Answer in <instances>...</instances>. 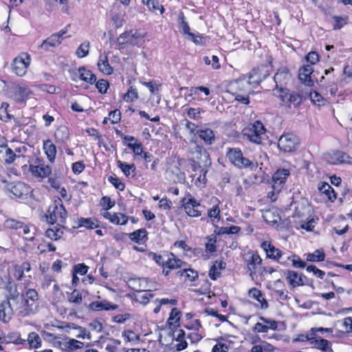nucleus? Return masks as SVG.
Masks as SVG:
<instances>
[{"instance_id": "nucleus-1", "label": "nucleus", "mask_w": 352, "mask_h": 352, "mask_svg": "<svg viewBox=\"0 0 352 352\" xmlns=\"http://www.w3.org/2000/svg\"><path fill=\"white\" fill-rule=\"evenodd\" d=\"M38 300V294L34 289L25 292L16 283L8 282L6 287V300L0 303V320L9 322L15 312L20 317L34 313Z\"/></svg>"}, {"instance_id": "nucleus-2", "label": "nucleus", "mask_w": 352, "mask_h": 352, "mask_svg": "<svg viewBox=\"0 0 352 352\" xmlns=\"http://www.w3.org/2000/svg\"><path fill=\"white\" fill-rule=\"evenodd\" d=\"M149 256L162 269V273L164 276H168L174 270H179L187 265V262L179 258L172 252L166 251L163 254L151 252Z\"/></svg>"}, {"instance_id": "nucleus-3", "label": "nucleus", "mask_w": 352, "mask_h": 352, "mask_svg": "<svg viewBox=\"0 0 352 352\" xmlns=\"http://www.w3.org/2000/svg\"><path fill=\"white\" fill-rule=\"evenodd\" d=\"M1 181L4 184L3 187V191L10 198L28 200L32 197L33 189L25 182L19 180L9 182L6 179H2Z\"/></svg>"}, {"instance_id": "nucleus-4", "label": "nucleus", "mask_w": 352, "mask_h": 352, "mask_svg": "<svg viewBox=\"0 0 352 352\" xmlns=\"http://www.w3.org/2000/svg\"><path fill=\"white\" fill-rule=\"evenodd\" d=\"M67 217L68 212L61 198L55 196L45 214V221L50 225H54L56 223L65 224Z\"/></svg>"}, {"instance_id": "nucleus-5", "label": "nucleus", "mask_w": 352, "mask_h": 352, "mask_svg": "<svg viewBox=\"0 0 352 352\" xmlns=\"http://www.w3.org/2000/svg\"><path fill=\"white\" fill-rule=\"evenodd\" d=\"M226 157L231 164L239 169L252 170L258 167V163L244 157L241 149L239 147L228 148Z\"/></svg>"}, {"instance_id": "nucleus-6", "label": "nucleus", "mask_w": 352, "mask_h": 352, "mask_svg": "<svg viewBox=\"0 0 352 352\" xmlns=\"http://www.w3.org/2000/svg\"><path fill=\"white\" fill-rule=\"evenodd\" d=\"M266 129L261 121L249 123L241 131L243 137L253 144H261L264 140Z\"/></svg>"}, {"instance_id": "nucleus-7", "label": "nucleus", "mask_w": 352, "mask_h": 352, "mask_svg": "<svg viewBox=\"0 0 352 352\" xmlns=\"http://www.w3.org/2000/svg\"><path fill=\"white\" fill-rule=\"evenodd\" d=\"M180 205L186 214L191 218L200 217L204 212V206L189 192H186L184 197L182 198Z\"/></svg>"}, {"instance_id": "nucleus-8", "label": "nucleus", "mask_w": 352, "mask_h": 352, "mask_svg": "<svg viewBox=\"0 0 352 352\" xmlns=\"http://www.w3.org/2000/svg\"><path fill=\"white\" fill-rule=\"evenodd\" d=\"M10 98L16 104H25L28 100L34 96L30 86L23 81L14 82L10 87Z\"/></svg>"}, {"instance_id": "nucleus-9", "label": "nucleus", "mask_w": 352, "mask_h": 352, "mask_svg": "<svg viewBox=\"0 0 352 352\" xmlns=\"http://www.w3.org/2000/svg\"><path fill=\"white\" fill-rule=\"evenodd\" d=\"M290 172L286 168H278L272 177V190L267 192V197L275 201L278 194L285 185Z\"/></svg>"}, {"instance_id": "nucleus-10", "label": "nucleus", "mask_w": 352, "mask_h": 352, "mask_svg": "<svg viewBox=\"0 0 352 352\" xmlns=\"http://www.w3.org/2000/svg\"><path fill=\"white\" fill-rule=\"evenodd\" d=\"M244 269L252 279L257 277L259 270L263 265V258L257 251L249 250L243 256Z\"/></svg>"}, {"instance_id": "nucleus-11", "label": "nucleus", "mask_w": 352, "mask_h": 352, "mask_svg": "<svg viewBox=\"0 0 352 352\" xmlns=\"http://www.w3.org/2000/svg\"><path fill=\"white\" fill-rule=\"evenodd\" d=\"M260 247L265 252L266 259H270L283 266H288L287 261H284L287 253L275 247L272 241L265 240L261 242Z\"/></svg>"}, {"instance_id": "nucleus-12", "label": "nucleus", "mask_w": 352, "mask_h": 352, "mask_svg": "<svg viewBox=\"0 0 352 352\" xmlns=\"http://www.w3.org/2000/svg\"><path fill=\"white\" fill-rule=\"evenodd\" d=\"M31 62L30 55L28 52H22L12 60L10 65L11 71L16 76L23 77L26 75Z\"/></svg>"}, {"instance_id": "nucleus-13", "label": "nucleus", "mask_w": 352, "mask_h": 352, "mask_svg": "<svg viewBox=\"0 0 352 352\" xmlns=\"http://www.w3.org/2000/svg\"><path fill=\"white\" fill-rule=\"evenodd\" d=\"M270 67H272V57L269 60V65L262 64L254 67L249 73V84L254 87L259 85L262 81L270 76Z\"/></svg>"}, {"instance_id": "nucleus-14", "label": "nucleus", "mask_w": 352, "mask_h": 352, "mask_svg": "<svg viewBox=\"0 0 352 352\" xmlns=\"http://www.w3.org/2000/svg\"><path fill=\"white\" fill-rule=\"evenodd\" d=\"M300 144L299 138L292 133H283L278 141V148L285 153H292L297 150Z\"/></svg>"}, {"instance_id": "nucleus-15", "label": "nucleus", "mask_w": 352, "mask_h": 352, "mask_svg": "<svg viewBox=\"0 0 352 352\" xmlns=\"http://www.w3.org/2000/svg\"><path fill=\"white\" fill-rule=\"evenodd\" d=\"M29 170L33 177L42 181L52 173V167L43 160L36 159L34 164H30Z\"/></svg>"}, {"instance_id": "nucleus-16", "label": "nucleus", "mask_w": 352, "mask_h": 352, "mask_svg": "<svg viewBox=\"0 0 352 352\" xmlns=\"http://www.w3.org/2000/svg\"><path fill=\"white\" fill-rule=\"evenodd\" d=\"M176 275L185 283H189L190 286L197 285L196 282L199 279V272L192 268L188 263H187L186 266L182 267L177 271Z\"/></svg>"}, {"instance_id": "nucleus-17", "label": "nucleus", "mask_w": 352, "mask_h": 352, "mask_svg": "<svg viewBox=\"0 0 352 352\" xmlns=\"http://www.w3.org/2000/svg\"><path fill=\"white\" fill-rule=\"evenodd\" d=\"M275 87H286L292 80V75L287 66H280L274 76Z\"/></svg>"}, {"instance_id": "nucleus-18", "label": "nucleus", "mask_w": 352, "mask_h": 352, "mask_svg": "<svg viewBox=\"0 0 352 352\" xmlns=\"http://www.w3.org/2000/svg\"><path fill=\"white\" fill-rule=\"evenodd\" d=\"M138 38V36L135 35V33H133L132 30L125 31L117 38L115 41V48L122 50L129 45H134Z\"/></svg>"}, {"instance_id": "nucleus-19", "label": "nucleus", "mask_w": 352, "mask_h": 352, "mask_svg": "<svg viewBox=\"0 0 352 352\" xmlns=\"http://www.w3.org/2000/svg\"><path fill=\"white\" fill-rule=\"evenodd\" d=\"M173 337V349L175 351H182L188 347L187 335L182 329L170 331Z\"/></svg>"}, {"instance_id": "nucleus-20", "label": "nucleus", "mask_w": 352, "mask_h": 352, "mask_svg": "<svg viewBox=\"0 0 352 352\" xmlns=\"http://www.w3.org/2000/svg\"><path fill=\"white\" fill-rule=\"evenodd\" d=\"M227 267L226 262L223 257L211 262L208 269V277L212 280H217L222 277V271Z\"/></svg>"}, {"instance_id": "nucleus-21", "label": "nucleus", "mask_w": 352, "mask_h": 352, "mask_svg": "<svg viewBox=\"0 0 352 352\" xmlns=\"http://www.w3.org/2000/svg\"><path fill=\"white\" fill-rule=\"evenodd\" d=\"M221 201L215 196H212L209 200L210 207L207 210V216L212 223H218L221 219Z\"/></svg>"}, {"instance_id": "nucleus-22", "label": "nucleus", "mask_w": 352, "mask_h": 352, "mask_svg": "<svg viewBox=\"0 0 352 352\" xmlns=\"http://www.w3.org/2000/svg\"><path fill=\"white\" fill-rule=\"evenodd\" d=\"M327 162L333 165H339L342 164H350L352 162V157L346 153L336 150L329 153L326 156Z\"/></svg>"}, {"instance_id": "nucleus-23", "label": "nucleus", "mask_w": 352, "mask_h": 352, "mask_svg": "<svg viewBox=\"0 0 352 352\" xmlns=\"http://www.w3.org/2000/svg\"><path fill=\"white\" fill-rule=\"evenodd\" d=\"M259 320L263 322H256L253 328L252 331L255 333H267L268 331L273 330L276 331L278 329V322L275 320L270 319L261 316Z\"/></svg>"}, {"instance_id": "nucleus-24", "label": "nucleus", "mask_w": 352, "mask_h": 352, "mask_svg": "<svg viewBox=\"0 0 352 352\" xmlns=\"http://www.w3.org/2000/svg\"><path fill=\"white\" fill-rule=\"evenodd\" d=\"M182 161H183V160L179 159L177 165L170 166L167 170L169 179L173 183L183 184L186 181V174L179 168Z\"/></svg>"}, {"instance_id": "nucleus-25", "label": "nucleus", "mask_w": 352, "mask_h": 352, "mask_svg": "<svg viewBox=\"0 0 352 352\" xmlns=\"http://www.w3.org/2000/svg\"><path fill=\"white\" fill-rule=\"evenodd\" d=\"M108 54L105 52L100 54L97 61L98 71L105 76H110L114 72L113 67L109 63Z\"/></svg>"}, {"instance_id": "nucleus-26", "label": "nucleus", "mask_w": 352, "mask_h": 352, "mask_svg": "<svg viewBox=\"0 0 352 352\" xmlns=\"http://www.w3.org/2000/svg\"><path fill=\"white\" fill-rule=\"evenodd\" d=\"M314 72V68L311 65H303L298 69V77L301 83L311 87L314 85V80L311 78V74Z\"/></svg>"}, {"instance_id": "nucleus-27", "label": "nucleus", "mask_w": 352, "mask_h": 352, "mask_svg": "<svg viewBox=\"0 0 352 352\" xmlns=\"http://www.w3.org/2000/svg\"><path fill=\"white\" fill-rule=\"evenodd\" d=\"M78 74L79 80L87 84L86 88L90 85H94L97 79L96 75L86 66L79 67Z\"/></svg>"}, {"instance_id": "nucleus-28", "label": "nucleus", "mask_w": 352, "mask_h": 352, "mask_svg": "<svg viewBox=\"0 0 352 352\" xmlns=\"http://www.w3.org/2000/svg\"><path fill=\"white\" fill-rule=\"evenodd\" d=\"M182 316V313L178 308L174 307L171 309L166 321V324L170 331L180 329Z\"/></svg>"}, {"instance_id": "nucleus-29", "label": "nucleus", "mask_w": 352, "mask_h": 352, "mask_svg": "<svg viewBox=\"0 0 352 352\" xmlns=\"http://www.w3.org/2000/svg\"><path fill=\"white\" fill-rule=\"evenodd\" d=\"M195 154L196 158V163L199 166L203 164L205 166H209L211 164L210 155L207 150L201 145H197L195 148Z\"/></svg>"}, {"instance_id": "nucleus-30", "label": "nucleus", "mask_w": 352, "mask_h": 352, "mask_svg": "<svg viewBox=\"0 0 352 352\" xmlns=\"http://www.w3.org/2000/svg\"><path fill=\"white\" fill-rule=\"evenodd\" d=\"M103 217L109 220L111 223L117 226H124L129 221V216L122 212H105Z\"/></svg>"}, {"instance_id": "nucleus-31", "label": "nucleus", "mask_w": 352, "mask_h": 352, "mask_svg": "<svg viewBox=\"0 0 352 352\" xmlns=\"http://www.w3.org/2000/svg\"><path fill=\"white\" fill-rule=\"evenodd\" d=\"M89 309L94 311L116 310L118 308L116 304H112L107 300L93 301L89 305Z\"/></svg>"}, {"instance_id": "nucleus-32", "label": "nucleus", "mask_w": 352, "mask_h": 352, "mask_svg": "<svg viewBox=\"0 0 352 352\" xmlns=\"http://www.w3.org/2000/svg\"><path fill=\"white\" fill-rule=\"evenodd\" d=\"M53 226V227L49 228L45 230V236L53 241H56L63 237L65 227L63 224L60 223H56V225L54 224Z\"/></svg>"}, {"instance_id": "nucleus-33", "label": "nucleus", "mask_w": 352, "mask_h": 352, "mask_svg": "<svg viewBox=\"0 0 352 352\" xmlns=\"http://www.w3.org/2000/svg\"><path fill=\"white\" fill-rule=\"evenodd\" d=\"M43 149L48 161L50 163H54L56 157L57 148L50 139L43 140Z\"/></svg>"}, {"instance_id": "nucleus-34", "label": "nucleus", "mask_w": 352, "mask_h": 352, "mask_svg": "<svg viewBox=\"0 0 352 352\" xmlns=\"http://www.w3.org/2000/svg\"><path fill=\"white\" fill-rule=\"evenodd\" d=\"M318 189L320 193L324 195L328 201L333 202L337 199V193L327 182H319L318 184Z\"/></svg>"}, {"instance_id": "nucleus-35", "label": "nucleus", "mask_w": 352, "mask_h": 352, "mask_svg": "<svg viewBox=\"0 0 352 352\" xmlns=\"http://www.w3.org/2000/svg\"><path fill=\"white\" fill-rule=\"evenodd\" d=\"M248 85H250L249 80L246 82L244 80L237 79L230 84L231 91L229 92L232 96L248 93Z\"/></svg>"}, {"instance_id": "nucleus-36", "label": "nucleus", "mask_w": 352, "mask_h": 352, "mask_svg": "<svg viewBox=\"0 0 352 352\" xmlns=\"http://www.w3.org/2000/svg\"><path fill=\"white\" fill-rule=\"evenodd\" d=\"M31 270L30 262L24 261L21 265L15 264L12 267V275L16 280H20L24 276V272H28Z\"/></svg>"}, {"instance_id": "nucleus-37", "label": "nucleus", "mask_w": 352, "mask_h": 352, "mask_svg": "<svg viewBox=\"0 0 352 352\" xmlns=\"http://www.w3.org/2000/svg\"><path fill=\"white\" fill-rule=\"evenodd\" d=\"M248 296L250 298L254 299L258 302V306H259L261 309H267L269 307V304L266 299L263 296V294L262 292L256 288L252 287L248 291Z\"/></svg>"}, {"instance_id": "nucleus-38", "label": "nucleus", "mask_w": 352, "mask_h": 352, "mask_svg": "<svg viewBox=\"0 0 352 352\" xmlns=\"http://www.w3.org/2000/svg\"><path fill=\"white\" fill-rule=\"evenodd\" d=\"M54 136L56 143L60 144H66L69 139V129L66 126L60 125L55 130Z\"/></svg>"}, {"instance_id": "nucleus-39", "label": "nucleus", "mask_w": 352, "mask_h": 352, "mask_svg": "<svg viewBox=\"0 0 352 352\" xmlns=\"http://www.w3.org/2000/svg\"><path fill=\"white\" fill-rule=\"evenodd\" d=\"M210 94L209 88L204 86L192 87L190 89L189 96L197 100H203Z\"/></svg>"}, {"instance_id": "nucleus-40", "label": "nucleus", "mask_w": 352, "mask_h": 352, "mask_svg": "<svg viewBox=\"0 0 352 352\" xmlns=\"http://www.w3.org/2000/svg\"><path fill=\"white\" fill-rule=\"evenodd\" d=\"M198 138L203 140L206 145H211L215 140L214 131L209 128L199 129L196 131Z\"/></svg>"}, {"instance_id": "nucleus-41", "label": "nucleus", "mask_w": 352, "mask_h": 352, "mask_svg": "<svg viewBox=\"0 0 352 352\" xmlns=\"http://www.w3.org/2000/svg\"><path fill=\"white\" fill-rule=\"evenodd\" d=\"M287 282L292 287H296L303 285L302 276L292 270H287L285 272Z\"/></svg>"}, {"instance_id": "nucleus-42", "label": "nucleus", "mask_w": 352, "mask_h": 352, "mask_svg": "<svg viewBox=\"0 0 352 352\" xmlns=\"http://www.w3.org/2000/svg\"><path fill=\"white\" fill-rule=\"evenodd\" d=\"M131 241L137 243L142 244L148 240V232L145 228H140L128 234Z\"/></svg>"}, {"instance_id": "nucleus-43", "label": "nucleus", "mask_w": 352, "mask_h": 352, "mask_svg": "<svg viewBox=\"0 0 352 352\" xmlns=\"http://www.w3.org/2000/svg\"><path fill=\"white\" fill-rule=\"evenodd\" d=\"M3 153H4L3 155L4 163L7 165L12 164L17 157L15 153L6 143L0 144V154Z\"/></svg>"}, {"instance_id": "nucleus-44", "label": "nucleus", "mask_w": 352, "mask_h": 352, "mask_svg": "<svg viewBox=\"0 0 352 352\" xmlns=\"http://www.w3.org/2000/svg\"><path fill=\"white\" fill-rule=\"evenodd\" d=\"M63 38L56 33L52 34L50 37L44 40L41 45V47L46 51L49 50L50 47H54L61 43Z\"/></svg>"}, {"instance_id": "nucleus-45", "label": "nucleus", "mask_w": 352, "mask_h": 352, "mask_svg": "<svg viewBox=\"0 0 352 352\" xmlns=\"http://www.w3.org/2000/svg\"><path fill=\"white\" fill-rule=\"evenodd\" d=\"M85 228L88 230H93L99 227L98 221L95 218L80 217L77 221L76 228Z\"/></svg>"}, {"instance_id": "nucleus-46", "label": "nucleus", "mask_w": 352, "mask_h": 352, "mask_svg": "<svg viewBox=\"0 0 352 352\" xmlns=\"http://www.w3.org/2000/svg\"><path fill=\"white\" fill-rule=\"evenodd\" d=\"M117 164L126 177H129L130 176L134 177L135 176L136 166L135 164H127L121 160H118Z\"/></svg>"}, {"instance_id": "nucleus-47", "label": "nucleus", "mask_w": 352, "mask_h": 352, "mask_svg": "<svg viewBox=\"0 0 352 352\" xmlns=\"http://www.w3.org/2000/svg\"><path fill=\"white\" fill-rule=\"evenodd\" d=\"M311 347L320 350L322 352L331 351L329 346L331 345V342L324 338L317 339L316 336L311 341Z\"/></svg>"}, {"instance_id": "nucleus-48", "label": "nucleus", "mask_w": 352, "mask_h": 352, "mask_svg": "<svg viewBox=\"0 0 352 352\" xmlns=\"http://www.w3.org/2000/svg\"><path fill=\"white\" fill-rule=\"evenodd\" d=\"M309 98L311 102L317 107H324L330 104L327 98H324L320 93L316 91H311Z\"/></svg>"}, {"instance_id": "nucleus-49", "label": "nucleus", "mask_w": 352, "mask_h": 352, "mask_svg": "<svg viewBox=\"0 0 352 352\" xmlns=\"http://www.w3.org/2000/svg\"><path fill=\"white\" fill-rule=\"evenodd\" d=\"M273 91L274 95L280 100V104L287 105L290 94L289 90L285 87H278V88L276 87Z\"/></svg>"}, {"instance_id": "nucleus-50", "label": "nucleus", "mask_w": 352, "mask_h": 352, "mask_svg": "<svg viewBox=\"0 0 352 352\" xmlns=\"http://www.w3.org/2000/svg\"><path fill=\"white\" fill-rule=\"evenodd\" d=\"M241 230V227L238 226H230V227H219L217 226L215 232L217 235L221 236L223 234H237Z\"/></svg>"}, {"instance_id": "nucleus-51", "label": "nucleus", "mask_w": 352, "mask_h": 352, "mask_svg": "<svg viewBox=\"0 0 352 352\" xmlns=\"http://www.w3.org/2000/svg\"><path fill=\"white\" fill-rule=\"evenodd\" d=\"M122 99L128 103H132L139 99V94L138 89L133 86H130L126 92L124 94Z\"/></svg>"}, {"instance_id": "nucleus-52", "label": "nucleus", "mask_w": 352, "mask_h": 352, "mask_svg": "<svg viewBox=\"0 0 352 352\" xmlns=\"http://www.w3.org/2000/svg\"><path fill=\"white\" fill-rule=\"evenodd\" d=\"M173 248L181 249L182 250V256L183 257H190V255H189V250H191V247L187 244L186 239L175 241L170 247V250H173Z\"/></svg>"}, {"instance_id": "nucleus-53", "label": "nucleus", "mask_w": 352, "mask_h": 352, "mask_svg": "<svg viewBox=\"0 0 352 352\" xmlns=\"http://www.w3.org/2000/svg\"><path fill=\"white\" fill-rule=\"evenodd\" d=\"M284 261H287V263L288 265H289V261L292 263V265L296 268H304L306 267V263L303 261L300 257L296 254H292L291 255H286Z\"/></svg>"}, {"instance_id": "nucleus-54", "label": "nucleus", "mask_w": 352, "mask_h": 352, "mask_svg": "<svg viewBox=\"0 0 352 352\" xmlns=\"http://www.w3.org/2000/svg\"><path fill=\"white\" fill-rule=\"evenodd\" d=\"M207 242L205 243V252L207 257L212 255L217 251V238L215 236H208L206 237Z\"/></svg>"}, {"instance_id": "nucleus-55", "label": "nucleus", "mask_w": 352, "mask_h": 352, "mask_svg": "<svg viewBox=\"0 0 352 352\" xmlns=\"http://www.w3.org/2000/svg\"><path fill=\"white\" fill-rule=\"evenodd\" d=\"M84 346L85 344L82 342L74 338H69L68 341L65 343V351L67 352H74L78 349H83Z\"/></svg>"}, {"instance_id": "nucleus-56", "label": "nucleus", "mask_w": 352, "mask_h": 352, "mask_svg": "<svg viewBox=\"0 0 352 352\" xmlns=\"http://www.w3.org/2000/svg\"><path fill=\"white\" fill-rule=\"evenodd\" d=\"M276 348L266 341H261V344L254 345L250 352H274Z\"/></svg>"}, {"instance_id": "nucleus-57", "label": "nucleus", "mask_w": 352, "mask_h": 352, "mask_svg": "<svg viewBox=\"0 0 352 352\" xmlns=\"http://www.w3.org/2000/svg\"><path fill=\"white\" fill-rule=\"evenodd\" d=\"M28 341L30 348V349H38L42 345V340L39 335L34 332H30L28 334V339L26 340V342Z\"/></svg>"}, {"instance_id": "nucleus-58", "label": "nucleus", "mask_w": 352, "mask_h": 352, "mask_svg": "<svg viewBox=\"0 0 352 352\" xmlns=\"http://www.w3.org/2000/svg\"><path fill=\"white\" fill-rule=\"evenodd\" d=\"M306 259L309 262H321L325 259V254L322 249L316 250L313 253L306 254Z\"/></svg>"}, {"instance_id": "nucleus-59", "label": "nucleus", "mask_w": 352, "mask_h": 352, "mask_svg": "<svg viewBox=\"0 0 352 352\" xmlns=\"http://www.w3.org/2000/svg\"><path fill=\"white\" fill-rule=\"evenodd\" d=\"M333 1L334 0H311L312 3L324 14L327 13L331 10Z\"/></svg>"}, {"instance_id": "nucleus-60", "label": "nucleus", "mask_w": 352, "mask_h": 352, "mask_svg": "<svg viewBox=\"0 0 352 352\" xmlns=\"http://www.w3.org/2000/svg\"><path fill=\"white\" fill-rule=\"evenodd\" d=\"M206 173L207 170L201 168L198 177H196V174L192 176V182L195 186L199 188L205 187L207 182Z\"/></svg>"}, {"instance_id": "nucleus-61", "label": "nucleus", "mask_w": 352, "mask_h": 352, "mask_svg": "<svg viewBox=\"0 0 352 352\" xmlns=\"http://www.w3.org/2000/svg\"><path fill=\"white\" fill-rule=\"evenodd\" d=\"M94 85H95V87L98 90V93L102 95L106 94L110 87L109 81L104 78H100L99 80L96 79Z\"/></svg>"}, {"instance_id": "nucleus-62", "label": "nucleus", "mask_w": 352, "mask_h": 352, "mask_svg": "<svg viewBox=\"0 0 352 352\" xmlns=\"http://www.w3.org/2000/svg\"><path fill=\"white\" fill-rule=\"evenodd\" d=\"M9 106L8 102H3L0 107V120L5 122H10L14 118L8 111Z\"/></svg>"}, {"instance_id": "nucleus-63", "label": "nucleus", "mask_w": 352, "mask_h": 352, "mask_svg": "<svg viewBox=\"0 0 352 352\" xmlns=\"http://www.w3.org/2000/svg\"><path fill=\"white\" fill-rule=\"evenodd\" d=\"M332 19L333 21V30H340L349 22V16L346 15L333 16Z\"/></svg>"}, {"instance_id": "nucleus-64", "label": "nucleus", "mask_w": 352, "mask_h": 352, "mask_svg": "<svg viewBox=\"0 0 352 352\" xmlns=\"http://www.w3.org/2000/svg\"><path fill=\"white\" fill-rule=\"evenodd\" d=\"M22 225L23 221L13 218H8L4 221V227L6 229L14 230L16 231L21 230Z\"/></svg>"}]
</instances>
